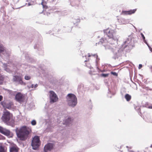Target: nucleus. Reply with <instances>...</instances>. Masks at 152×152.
Masks as SVG:
<instances>
[{"mask_svg":"<svg viewBox=\"0 0 152 152\" xmlns=\"http://www.w3.org/2000/svg\"><path fill=\"white\" fill-rule=\"evenodd\" d=\"M125 98L127 101H129L130 100L131 98V96L129 94H126L125 95Z\"/></svg>","mask_w":152,"mask_h":152,"instance_id":"nucleus-19","label":"nucleus"},{"mask_svg":"<svg viewBox=\"0 0 152 152\" xmlns=\"http://www.w3.org/2000/svg\"><path fill=\"white\" fill-rule=\"evenodd\" d=\"M0 152H6L4 148L2 146H0Z\"/></svg>","mask_w":152,"mask_h":152,"instance_id":"nucleus-24","label":"nucleus"},{"mask_svg":"<svg viewBox=\"0 0 152 152\" xmlns=\"http://www.w3.org/2000/svg\"><path fill=\"white\" fill-rule=\"evenodd\" d=\"M109 75V74H102L101 76L104 77H108Z\"/></svg>","mask_w":152,"mask_h":152,"instance_id":"nucleus-25","label":"nucleus"},{"mask_svg":"<svg viewBox=\"0 0 152 152\" xmlns=\"http://www.w3.org/2000/svg\"><path fill=\"white\" fill-rule=\"evenodd\" d=\"M73 119L70 117H68L67 118L64 120L63 124L66 126H68L71 124L72 122Z\"/></svg>","mask_w":152,"mask_h":152,"instance_id":"nucleus-12","label":"nucleus"},{"mask_svg":"<svg viewBox=\"0 0 152 152\" xmlns=\"http://www.w3.org/2000/svg\"><path fill=\"white\" fill-rule=\"evenodd\" d=\"M39 45H38L37 44L35 45L34 46V48L35 49H39Z\"/></svg>","mask_w":152,"mask_h":152,"instance_id":"nucleus-32","label":"nucleus"},{"mask_svg":"<svg viewBox=\"0 0 152 152\" xmlns=\"http://www.w3.org/2000/svg\"><path fill=\"white\" fill-rule=\"evenodd\" d=\"M66 102L68 105L74 107L77 104V101L76 96L72 94H68L66 96Z\"/></svg>","mask_w":152,"mask_h":152,"instance_id":"nucleus-3","label":"nucleus"},{"mask_svg":"<svg viewBox=\"0 0 152 152\" xmlns=\"http://www.w3.org/2000/svg\"><path fill=\"white\" fill-rule=\"evenodd\" d=\"M136 10V9H134L133 10H130L128 11H122V13L124 15H131L132 14L134 13Z\"/></svg>","mask_w":152,"mask_h":152,"instance_id":"nucleus-14","label":"nucleus"},{"mask_svg":"<svg viewBox=\"0 0 152 152\" xmlns=\"http://www.w3.org/2000/svg\"><path fill=\"white\" fill-rule=\"evenodd\" d=\"M146 90L148 91V90H150V91H152V89L150 88H149L148 87H145V88Z\"/></svg>","mask_w":152,"mask_h":152,"instance_id":"nucleus-33","label":"nucleus"},{"mask_svg":"<svg viewBox=\"0 0 152 152\" xmlns=\"http://www.w3.org/2000/svg\"><path fill=\"white\" fill-rule=\"evenodd\" d=\"M97 69L99 71V70H100L101 72H105V70H100L98 68V67H97Z\"/></svg>","mask_w":152,"mask_h":152,"instance_id":"nucleus-37","label":"nucleus"},{"mask_svg":"<svg viewBox=\"0 0 152 152\" xmlns=\"http://www.w3.org/2000/svg\"><path fill=\"white\" fill-rule=\"evenodd\" d=\"M19 148L17 146L15 145L10 147V152H18Z\"/></svg>","mask_w":152,"mask_h":152,"instance_id":"nucleus-15","label":"nucleus"},{"mask_svg":"<svg viewBox=\"0 0 152 152\" xmlns=\"http://www.w3.org/2000/svg\"><path fill=\"white\" fill-rule=\"evenodd\" d=\"M13 80L14 81L16 82L18 84L21 85L23 84V82L22 81V78L20 76H13Z\"/></svg>","mask_w":152,"mask_h":152,"instance_id":"nucleus-11","label":"nucleus"},{"mask_svg":"<svg viewBox=\"0 0 152 152\" xmlns=\"http://www.w3.org/2000/svg\"><path fill=\"white\" fill-rule=\"evenodd\" d=\"M142 88H144V89H145V87H146V86H142Z\"/></svg>","mask_w":152,"mask_h":152,"instance_id":"nucleus-41","label":"nucleus"},{"mask_svg":"<svg viewBox=\"0 0 152 152\" xmlns=\"http://www.w3.org/2000/svg\"><path fill=\"white\" fill-rule=\"evenodd\" d=\"M135 108L137 111V112H139L140 113V114L141 113L140 112V108L139 107V106Z\"/></svg>","mask_w":152,"mask_h":152,"instance_id":"nucleus-29","label":"nucleus"},{"mask_svg":"<svg viewBox=\"0 0 152 152\" xmlns=\"http://www.w3.org/2000/svg\"><path fill=\"white\" fill-rule=\"evenodd\" d=\"M122 20H124V19H123V18L122 19Z\"/></svg>","mask_w":152,"mask_h":152,"instance_id":"nucleus-50","label":"nucleus"},{"mask_svg":"<svg viewBox=\"0 0 152 152\" xmlns=\"http://www.w3.org/2000/svg\"><path fill=\"white\" fill-rule=\"evenodd\" d=\"M42 12H43V11H42V12L41 13H42Z\"/></svg>","mask_w":152,"mask_h":152,"instance_id":"nucleus-53","label":"nucleus"},{"mask_svg":"<svg viewBox=\"0 0 152 152\" xmlns=\"http://www.w3.org/2000/svg\"><path fill=\"white\" fill-rule=\"evenodd\" d=\"M108 96H109V97H110V98H111V96H109L108 95Z\"/></svg>","mask_w":152,"mask_h":152,"instance_id":"nucleus-48","label":"nucleus"},{"mask_svg":"<svg viewBox=\"0 0 152 152\" xmlns=\"http://www.w3.org/2000/svg\"><path fill=\"white\" fill-rule=\"evenodd\" d=\"M26 5H27L28 6H29L31 5H34V2L33 1H31L30 2H28V4H26Z\"/></svg>","mask_w":152,"mask_h":152,"instance_id":"nucleus-23","label":"nucleus"},{"mask_svg":"<svg viewBox=\"0 0 152 152\" xmlns=\"http://www.w3.org/2000/svg\"><path fill=\"white\" fill-rule=\"evenodd\" d=\"M105 35L109 37V38L112 39L115 41H117L120 36L118 35L116 32L113 30L107 28L104 30Z\"/></svg>","mask_w":152,"mask_h":152,"instance_id":"nucleus-4","label":"nucleus"},{"mask_svg":"<svg viewBox=\"0 0 152 152\" xmlns=\"http://www.w3.org/2000/svg\"><path fill=\"white\" fill-rule=\"evenodd\" d=\"M71 4L72 6H74L75 5L73 4V2L71 3Z\"/></svg>","mask_w":152,"mask_h":152,"instance_id":"nucleus-43","label":"nucleus"},{"mask_svg":"<svg viewBox=\"0 0 152 152\" xmlns=\"http://www.w3.org/2000/svg\"><path fill=\"white\" fill-rule=\"evenodd\" d=\"M4 80V77L0 74V85L2 84Z\"/></svg>","mask_w":152,"mask_h":152,"instance_id":"nucleus-21","label":"nucleus"},{"mask_svg":"<svg viewBox=\"0 0 152 152\" xmlns=\"http://www.w3.org/2000/svg\"><path fill=\"white\" fill-rule=\"evenodd\" d=\"M130 40L129 38L127 39L124 42V43L122 46V48H120L119 47H118L113 48L112 44L111 43L104 45V46L105 49H109L112 51L113 55L112 58L115 59L122 56L123 51V48L125 49L128 47V48L131 47V45L130 44Z\"/></svg>","mask_w":152,"mask_h":152,"instance_id":"nucleus-1","label":"nucleus"},{"mask_svg":"<svg viewBox=\"0 0 152 152\" xmlns=\"http://www.w3.org/2000/svg\"><path fill=\"white\" fill-rule=\"evenodd\" d=\"M49 98L50 102L51 103H53L57 102L58 100V98L56 94L53 91H49Z\"/></svg>","mask_w":152,"mask_h":152,"instance_id":"nucleus-7","label":"nucleus"},{"mask_svg":"<svg viewBox=\"0 0 152 152\" xmlns=\"http://www.w3.org/2000/svg\"><path fill=\"white\" fill-rule=\"evenodd\" d=\"M141 35H142V37L143 40H144L145 39V37H144V35L142 33H141Z\"/></svg>","mask_w":152,"mask_h":152,"instance_id":"nucleus-34","label":"nucleus"},{"mask_svg":"<svg viewBox=\"0 0 152 152\" xmlns=\"http://www.w3.org/2000/svg\"><path fill=\"white\" fill-rule=\"evenodd\" d=\"M130 148V149L131 148V147H130V148Z\"/></svg>","mask_w":152,"mask_h":152,"instance_id":"nucleus-52","label":"nucleus"},{"mask_svg":"<svg viewBox=\"0 0 152 152\" xmlns=\"http://www.w3.org/2000/svg\"><path fill=\"white\" fill-rule=\"evenodd\" d=\"M149 48V49H150V51H152V49L151 48V49H150V48Z\"/></svg>","mask_w":152,"mask_h":152,"instance_id":"nucleus-46","label":"nucleus"},{"mask_svg":"<svg viewBox=\"0 0 152 152\" xmlns=\"http://www.w3.org/2000/svg\"><path fill=\"white\" fill-rule=\"evenodd\" d=\"M143 41L145 43H146L147 45L148 46V47L149 48H150V46H149V45H148V44L147 43V42H146V41H145V39L144 40H143Z\"/></svg>","mask_w":152,"mask_h":152,"instance_id":"nucleus-35","label":"nucleus"},{"mask_svg":"<svg viewBox=\"0 0 152 152\" xmlns=\"http://www.w3.org/2000/svg\"><path fill=\"white\" fill-rule=\"evenodd\" d=\"M41 46H42V44H41Z\"/></svg>","mask_w":152,"mask_h":152,"instance_id":"nucleus-51","label":"nucleus"},{"mask_svg":"<svg viewBox=\"0 0 152 152\" xmlns=\"http://www.w3.org/2000/svg\"><path fill=\"white\" fill-rule=\"evenodd\" d=\"M0 132L9 137H12L13 135V133L9 130L1 127H0Z\"/></svg>","mask_w":152,"mask_h":152,"instance_id":"nucleus-8","label":"nucleus"},{"mask_svg":"<svg viewBox=\"0 0 152 152\" xmlns=\"http://www.w3.org/2000/svg\"><path fill=\"white\" fill-rule=\"evenodd\" d=\"M24 95L20 92L18 93L15 96L16 99L18 102H23L24 101Z\"/></svg>","mask_w":152,"mask_h":152,"instance_id":"nucleus-9","label":"nucleus"},{"mask_svg":"<svg viewBox=\"0 0 152 152\" xmlns=\"http://www.w3.org/2000/svg\"><path fill=\"white\" fill-rule=\"evenodd\" d=\"M15 131L17 137L20 140L24 141L27 139L30 133V130L26 126H22L19 129L16 128Z\"/></svg>","mask_w":152,"mask_h":152,"instance_id":"nucleus-2","label":"nucleus"},{"mask_svg":"<svg viewBox=\"0 0 152 152\" xmlns=\"http://www.w3.org/2000/svg\"><path fill=\"white\" fill-rule=\"evenodd\" d=\"M80 21V20L79 19V18H75L73 19V22L74 24H75L76 23H79Z\"/></svg>","mask_w":152,"mask_h":152,"instance_id":"nucleus-20","label":"nucleus"},{"mask_svg":"<svg viewBox=\"0 0 152 152\" xmlns=\"http://www.w3.org/2000/svg\"><path fill=\"white\" fill-rule=\"evenodd\" d=\"M12 118V115L9 112L6 111L4 112L1 119L4 123L9 124L11 121Z\"/></svg>","mask_w":152,"mask_h":152,"instance_id":"nucleus-5","label":"nucleus"},{"mask_svg":"<svg viewBox=\"0 0 152 152\" xmlns=\"http://www.w3.org/2000/svg\"><path fill=\"white\" fill-rule=\"evenodd\" d=\"M34 84H31V86L30 87V88H34Z\"/></svg>","mask_w":152,"mask_h":152,"instance_id":"nucleus-38","label":"nucleus"},{"mask_svg":"<svg viewBox=\"0 0 152 152\" xmlns=\"http://www.w3.org/2000/svg\"><path fill=\"white\" fill-rule=\"evenodd\" d=\"M110 73L114 76H117L118 75V74L115 72H111Z\"/></svg>","mask_w":152,"mask_h":152,"instance_id":"nucleus-31","label":"nucleus"},{"mask_svg":"<svg viewBox=\"0 0 152 152\" xmlns=\"http://www.w3.org/2000/svg\"><path fill=\"white\" fill-rule=\"evenodd\" d=\"M31 124L32 125L34 126L36 124V122L35 120H33L31 121Z\"/></svg>","mask_w":152,"mask_h":152,"instance_id":"nucleus-30","label":"nucleus"},{"mask_svg":"<svg viewBox=\"0 0 152 152\" xmlns=\"http://www.w3.org/2000/svg\"><path fill=\"white\" fill-rule=\"evenodd\" d=\"M41 4L42 5L44 9L43 11H44L45 10H46L48 8V7L47 6L44 5L43 4V2H42Z\"/></svg>","mask_w":152,"mask_h":152,"instance_id":"nucleus-27","label":"nucleus"},{"mask_svg":"<svg viewBox=\"0 0 152 152\" xmlns=\"http://www.w3.org/2000/svg\"><path fill=\"white\" fill-rule=\"evenodd\" d=\"M1 104L4 108L8 109L11 108V105L10 103H7L5 101H2L1 102Z\"/></svg>","mask_w":152,"mask_h":152,"instance_id":"nucleus-13","label":"nucleus"},{"mask_svg":"<svg viewBox=\"0 0 152 152\" xmlns=\"http://www.w3.org/2000/svg\"><path fill=\"white\" fill-rule=\"evenodd\" d=\"M146 117V121L147 122L152 123V118H151V116L149 114H147Z\"/></svg>","mask_w":152,"mask_h":152,"instance_id":"nucleus-17","label":"nucleus"},{"mask_svg":"<svg viewBox=\"0 0 152 152\" xmlns=\"http://www.w3.org/2000/svg\"><path fill=\"white\" fill-rule=\"evenodd\" d=\"M128 151H129V152H134V151H129V150H128Z\"/></svg>","mask_w":152,"mask_h":152,"instance_id":"nucleus-44","label":"nucleus"},{"mask_svg":"<svg viewBox=\"0 0 152 152\" xmlns=\"http://www.w3.org/2000/svg\"><path fill=\"white\" fill-rule=\"evenodd\" d=\"M4 51L3 46L0 43V52H2Z\"/></svg>","mask_w":152,"mask_h":152,"instance_id":"nucleus-22","label":"nucleus"},{"mask_svg":"<svg viewBox=\"0 0 152 152\" xmlns=\"http://www.w3.org/2000/svg\"><path fill=\"white\" fill-rule=\"evenodd\" d=\"M69 29V30H69V31H67L68 32H70V31H71V28H70V29Z\"/></svg>","mask_w":152,"mask_h":152,"instance_id":"nucleus-45","label":"nucleus"},{"mask_svg":"<svg viewBox=\"0 0 152 152\" xmlns=\"http://www.w3.org/2000/svg\"><path fill=\"white\" fill-rule=\"evenodd\" d=\"M150 147L152 148V145H151L150 146Z\"/></svg>","mask_w":152,"mask_h":152,"instance_id":"nucleus-47","label":"nucleus"},{"mask_svg":"<svg viewBox=\"0 0 152 152\" xmlns=\"http://www.w3.org/2000/svg\"><path fill=\"white\" fill-rule=\"evenodd\" d=\"M2 98L3 96L1 95H0V101H1L2 100Z\"/></svg>","mask_w":152,"mask_h":152,"instance_id":"nucleus-40","label":"nucleus"},{"mask_svg":"<svg viewBox=\"0 0 152 152\" xmlns=\"http://www.w3.org/2000/svg\"><path fill=\"white\" fill-rule=\"evenodd\" d=\"M142 67V65L141 64H140L139 65L138 68L139 69H140Z\"/></svg>","mask_w":152,"mask_h":152,"instance_id":"nucleus-36","label":"nucleus"},{"mask_svg":"<svg viewBox=\"0 0 152 152\" xmlns=\"http://www.w3.org/2000/svg\"><path fill=\"white\" fill-rule=\"evenodd\" d=\"M54 144L52 143H48L46 145L44 148L45 152H47L48 151H51L53 148Z\"/></svg>","mask_w":152,"mask_h":152,"instance_id":"nucleus-10","label":"nucleus"},{"mask_svg":"<svg viewBox=\"0 0 152 152\" xmlns=\"http://www.w3.org/2000/svg\"><path fill=\"white\" fill-rule=\"evenodd\" d=\"M88 57H90L91 56H92L94 57L95 58H96V65L97 66V58H98L97 55L96 54H90V53H88Z\"/></svg>","mask_w":152,"mask_h":152,"instance_id":"nucleus-18","label":"nucleus"},{"mask_svg":"<svg viewBox=\"0 0 152 152\" xmlns=\"http://www.w3.org/2000/svg\"><path fill=\"white\" fill-rule=\"evenodd\" d=\"M148 108L149 109H152V106H149Z\"/></svg>","mask_w":152,"mask_h":152,"instance_id":"nucleus-42","label":"nucleus"},{"mask_svg":"<svg viewBox=\"0 0 152 152\" xmlns=\"http://www.w3.org/2000/svg\"><path fill=\"white\" fill-rule=\"evenodd\" d=\"M40 144V141L39 137L35 136L32 141L31 146L32 148L34 150H36L39 147Z\"/></svg>","mask_w":152,"mask_h":152,"instance_id":"nucleus-6","label":"nucleus"},{"mask_svg":"<svg viewBox=\"0 0 152 152\" xmlns=\"http://www.w3.org/2000/svg\"><path fill=\"white\" fill-rule=\"evenodd\" d=\"M106 41V39L105 38H102L100 39L99 42H101V43H102L103 42H105V41Z\"/></svg>","mask_w":152,"mask_h":152,"instance_id":"nucleus-26","label":"nucleus"},{"mask_svg":"<svg viewBox=\"0 0 152 152\" xmlns=\"http://www.w3.org/2000/svg\"><path fill=\"white\" fill-rule=\"evenodd\" d=\"M38 86V85L37 84H35L34 86V88H36Z\"/></svg>","mask_w":152,"mask_h":152,"instance_id":"nucleus-39","label":"nucleus"},{"mask_svg":"<svg viewBox=\"0 0 152 152\" xmlns=\"http://www.w3.org/2000/svg\"><path fill=\"white\" fill-rule=\"evenodd\" d=\"M53 0V1H55V0Z\"/></svg>","mask_w":152,"mask_h":152,"instance_id":"nucleus-54","label":"nucleus"},{"mask_svg":"<svg viewBox=\"0 0 152 152\" xmlns=\"http://www.w3.org/2000/svg\"><path fill=\"white\" fill-rule=\"evenodd\" d=\"M126 147L127 148H129V147H128V146H126Z\"/></svg>","mask_w":152,"mask_h":152,"instance_id":"nucleus-49","label":"nucleus"},{"mask_svg":"<svg viewBox=\"0 0 152 152\" xmlns=\"http://www.w3.org/2000/svg\"><path fill=\"white\" fill-rule=\"evenodd\" d=\"M3 67L4 70L6 71L7 72L9 73L11 72V70L7 67V64L5 63L3 64Z\"/></svg>","mask_w":152,"mask_h":152,"instance_id":"nucleus-16","label":"nucleus"},{"mask_svg":"<svg viewBox=\"0 0 152 152\" xmlns=\"http://www.w3.org/2000/svg\"><path fill=\"white\" fill-rule=\"evenodd\" d=\"M25 79L26 80H28L31 79V77L30 76L26 75L25 76Z\"/></svg>","mask_w":152,"mask_h":152,"instance_id":"nucleus-28","label":"nucleus"},{"mask_svg":"<svg viewBox=\"0 0 152 152\" xmlns=\"http://www.w3.org/2000/svg\"><path fill=\"white\" fill-rule=\"evenodd\" d=\"M85 61L86 62V61Z\"/></svg>","mask_w":152,"mask_h":152,"instance_id":"nucleus-55","label":"nucleus"}]
</instances>
